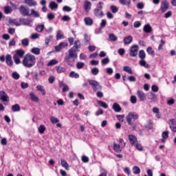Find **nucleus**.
Instances as JSON below:
<instances>
[{
	"instance_id": "36",
	"label": "nucleus",
	"mask_w": 176,
	"mask_h": 176,
	"mask_svg": "<svg viewBox=\"0 0 176 176\" xmlns=\"http://www.w3.org/2000/svg\"><path fill=\"white\" fill-rule=\"evenodd\" d=\"M145 57H146V54H145V51L144 50H140L139 52V58L141 59V60H144L145 59Z\"/></svg>"
},
{
	"instance_id": "15",
	"label": "nucleus",
	"mask_w": 176,
	"mask_h": 176,
	"mask_svg": "<svg viewBox=\"0 0 176 176\" xmlns=\"http://www.w3.org/2000/svg\"><path fill=\"white\" fill-rule=\"evenodd\" d=\"M24 54H25V51L23 50H16L15 56L20 57V58H23L24 57Z\"/></svg>"
},
{
	"instance_id": "20",
	"label": "nucleus",
	"mask_w": 176,
	"mask_h": 176,
	"mask_svg": "<svg viewBox=\"0 0 176 176\" xmlns=\"http://www.w3.org/2000/svg\"><path fill=\"white\" fill-rule=\"evenodd\" d=\"M59 86H60V87H63V93H65V91H68L69 90V87H68V85H65L63 82H60L59 83Z\"/></svg>"
},
{
	"instance_id": "24",
	"label": "nucleus",
	"mask_w": 176,
	"mask_h": 176,
	"mask_svg": "<svg viewBox=\"0 0 176 176\" xmlns=\"http://www.w3.org/2000/svg\"><path fill=\"white\" fill-rule=\"evenodd\" d=\"M30 96L32 101H34V102H38V101H39V98L36 96L34 92H30Z\"/></svg>"
},
{
	"instance_id": "14",
	"label": "nucleus",
	"mask_w": 176,
	"mask_h": 176,
	"mask_svg": "<svg viewBox=\"0 0 176 176\" xmlns=\"http://www.w3.org/2000/svg\"><path fill=\"white\" fill-rule=\"evenodd\" d=\"M129 142L132 145V146H133V145H135V142H137V137H135V135H129Z\"/></svg>"
},
{
	"instance_id": "4",
	"label": "nucleus",
	"mask_w": 176,
	"mask_h": 176,
	"mask_svg": "<svg viewBox=\"0 0 176 176\" xmlns=\"http://www.w3.org/2000/svg\"><path fill=\"white\" fill-rule=\"evenodd\" d=\"M89 85L91 86L94 91H100L102 90V87L100 85V82L96 80H89Z\"/></svg>"
},
{
	"instance_id": "35",
	"label": "nucleus",
	"mask_w": 176,
	"mask_h": 176,
	"mask_svg": "<svg viewBox=\"0 0 176 176\" xmlns=\"http://www.w3.org/2000/svg\"><path fill=\"white\" fill-rule=\"evenodd\" d=\"M31 52L33 53V54H36V56H39V54H41V50L38 47L32 48Z\"/></svg>"
},
{
	"instance_id": "39",
	"label": "nucleus",
	"mask_w": 176,
	"mask_h": 176,
	"mask_svg": "<svg viewBox=\"0 0 176 176\" xmlns=\"http://www.w3.org/2000/svg\"><path fill=\"white\" fill-rule=\"evenodd\" d=\"M146 52L148 53V54H149L150 56H152L153 57V56H155V51H153V50L152 49L151 47H148L146 49Z\"/></svg>"
},
{
	"instance_id": "52",
	"label": "nucleus",
	"mask_w": 176,
	"mask_h": 176,
	"mask_svg": "<svg viewBox=\"0 0 176 176\" xmlns=\"http://www.w3.org/2000/svg\"><path fill=\"white\" fill-rule=\"evenodd\" d=\"M110 9L113 13H118L119 8L116 6H111Z\"/></svg>"
},
{
	"instance_id": "50",
	"label": "nucleus",
	"mask_w": 176,
	"mask_h": 176,
	"mask_svg": "<svg viewBox=\"0 0 176 176\" xmlns=\"http://www.w3.org/2000/svg\"><path fill=\"white\" fill-rule=\"evenodd\" d=\"M70 78H75V79H78L79 78V75L75 72H71L69 74Z\"/></svg>"
},
{
	"instance_id": "47",
	"label": "nucleus",
	"mask_w": 176,
	"mask_h": 176,
	"mask_svg": "<svg viewBox=\"0 0 176 176\" xmlns=\"http://www.w3.org/2000/svg\"><path fill=\"white\" fill-rule=\"evenodd\" d=\"M98 104H99V105H100L102 107V108H104L105 109H107V108H108V104L103 101L100 100L98 102Z\"/></svg>"
},
{
	"instance_id": "21",
	"label": "nucleus",
	"mask_w": 176,
	"mask_h": 176,
	"mask_svg": "<svg viewBox=\"0 0 176 176\" xmlns=\"http://www.w3.org/2000/svg\"><path fill=\"white\" fill-rule=\"evenodd\" d=\"M138 96L140 101H145V100H146V97L145 96V94H144L141 91H138Z\"/></svg>"
},
{
	"instance_id": "31",
	"label": "nucleus",
	"mask_w": 176,
	"mask_h": 176,
	"mask_svg": "<svg viewBox=\"0 0 176 176\" xmlns=\"http://www.w3.org/2000/svg\"><path fill=\"white\" fill-rule=\"evenodd\" d=\"M43 30H45V25L43 24L38 25L36 28L37 32H43Z\"/></svg>"
},
{
	"instance_id": "54",
	"label": "nucleus",
	"mask_w": 176,
	"mask_h": 176,
	"mask_svg": "<svg viewBox=\"0 0 176 176\" xmlns=\"http://www.w3.org/2000/svg\"><path fill=\"white\" fill-rule=\"evenodd\" d=\"M109 39H111L113 42H116V41H118V37L114 34H109Z\"/></svg>"
},
{
	"instance_id": "12",
	"label": "nucleus",
	"mask_w": 176,
	"mask_h": 176,
	"mask_svg": "<svg viewBox=\"0 0 176 176\" xmlns=\"http://www.w3.org/2000/svg\"><path fill=\"white\" fill-rule=\"evenodd\" d=\"M6 63L7 65L9 67H12L13 65V61L12 60V55L7 54L6 56Z\"/></svg>"
},
{
	"instance_id": "27",
	"label": "nucleus",
	"mask_w": 176,
	"mask_h": 176,
	"mask_svg": "<svg viewBox=\"0 0 176 176\" xmlns=\"http://www.w3.org/2000/svg\"><path fill=\"white\" fill-rule=\"evenodd\" d=\"M20 21L22 23V24H23V25H30L31 23H32V21H30L29 19H20Z\"/></svg>"
},
{
	"instance_id": "16",
	"label": "nucleus",
	"mask_w": 176,
	"mask_h": 176,
	"mask_svg": "<svg viewBox=\"0 0 176 176\" xmlns=\"http://www.w3.org/2000/svg\"><path fill=\"white\" fill-rule=\"evenodd\" d=\"M143 31L146 32V34H149L152 32V26L149 24H146L143 28Z\"/></svg>"
},
{
	"instance_id": "51",
	"label": "nucleus",
	"mask_w": 176,
	"mask_h": 176,
	"mask_svg": "<svg viewBox=\"0 0 176 176\" xmlns=\"http://www.w3.org/2000/svg\"><path fill=\"white\" fill-rule=\"evenodd\" d=\"M83 67H85V63L82 62H78L76 63V68L78 69H82V68H83Z\"/></svg>"
},
{
	"instance_id": "18",
	"label": "nucleus",
	"mask_w": 176,
	"mask_h": 176,
	"mask_svg": "<svg viewBox=\"0 0 176 176\" xmlns=\"http://www.w3.org/2000/svg\"><path fill=\"white\" fill-rule=\"evenodd\" d=\"M112 108L113 111H115V112L122 111V107H120V105H119V104H118L117 102L113 103Z\"/></svg>"
},
{
	"instance_id": "5",
	"label": "nucleus",
	"mask_w": 176,
	"mask_h": 176,
	"mask_svg": "<svg viewBox=\"0 0 176 176\" xmlns=\"http://www.w3.org/2000/svg\"><path fill=\"white\" fill-rule=\"evenodd\" d=\"M140 47L137 45H133L131 47L129 55L131 57H137Z\"/></svg>"
},
{
	"instance_id": "32",
	"label": "nucleus",
	"mask_w": 176,
	"mask_h": 176,
	"mask_svg": "<svg viewBox=\"0 0 176 176\" xmlns=\"http://www.w3.org/2000/svg\"><path fill=\"white\" fill-rule=\"evenodd\" d=\"M29 14H30V16H33V17H40L39 12H38V11L35 10L34 9H32L31 13Z\"/></svg>"
},
{
	"instance_id": "40",
	"label": "nucleus",
	"mask_w": 176,
	"mask_h": 176,
	"mask_svg": "<svg viewBox=\"0 0 176 176\" xmlns=\"http://www.w3.org/2000/svg\"><path fill=\"white\" fill-rule=\"evenodd\" d=\"M100 69H98V67H94L91 70V74H92V75H98Z\"/></svg>"
},
{
	"instance_id": "13",
	"label": "nucleus",
	"mask_w": 176,
	"mask_h": 176,
	"mask_svg": "<svg viewBox=\"0 0 176 176\" xmlns=\"http://www.w3.org/2000/svg\"><path fill=\"white\" fill-rule=\"evenodd\" d=\"M84 9L85 12H90V9H91V3L89 1H85L84 3Z\"/></svg>"
},
{
	"instance_id": "19",
	"label": "nucleus",
	"mask_w": 176,
	"mask_h": 176,
	"mask_svg": "<svg viewBox=\"0 0 176 176\" xmlns=\"http://www.w3.org/2000/svg\"><path fill=\"white\" fill-rule=\"evenodd\" d=\"M24 1H25V3H26V5H28V6H36V5H38L36 1L34 0H24Z\"/></svg>"
},
{
	"instance_id": "45",
	"label": "nucleus",
	"mask_w": 176,
	"mask_h": 176,
	"mask_svg": "<svg viewBox=\"0 0 176 176\" xmlns=\"http://www.w3.org/2000/svg\"><path fill=\"white\" fill-rule=\"evenodd\" d=\"M12 77L13 78V79H15L16 80H17L20 79V74H19V73H17V72H14L12 73Z\"/></svg>"
},
{
	"instance_id": "46",
	"label": "nucleus",
	"mask_w": 176,
	"mask_h": 176,
	"mask_svg": "<svg viewBox=\"0 0 176 176\" xmlns=\"http://www.w3.org/2000/svg\"><path fill=\"white\" fill-rule=\"evenodd\" d=\"M133 174H140L141 173V169L138 166H133Z\"/></svg>"
},
{
	"instance_id": "29",
	"label": "nucleus",
	"mask_w": 176,
	"mask_h": 176,
	"mask_svg": "<svg viewBox=\"0 0 176 176\" xmlns=\"http://www.w3.org/2000/svg\"><path fill=\"white\" fill-rule=\"evenodd\" d=\"M144 127L148 130H151V129L153 127V123L151 120L147 121L144 125Z\"/></svg>"
},
{
	"instance_id": "62",
	"label": "nucleus",
	"mask_w": 176,
	"mask_h": 176,
	"mask_svg": "<svg viewBox=\"0 0 176 176\" xmlns=\"http://www.w3.org/2000/svg\"><path fill=\"white\" fill-rule=\"evenodd\" d=\"M101 63H102V64L105 65H107V64H108L109 63V58H105L102 60Z\"/></svg>"
},
{
	"instance_id": "63",
	"label": "nucleus",
	"mask_w": 176,
	"mask_h": 176,
	"mask_svg": "<svg viewBox=\"0 0 176 176\" xmlns=\"http://www.w3.org/2000/svg\"><path fill=\"white\" fill-rule=\"evenodd\" d=\"M128 80H129V82H135L137 80V79L135 78V77L134 76H129Z\"/></svg>"
},
{
	"instance_id": "9",
	"label": "nucleus",
	"mask_w": 176,
	"mask_h": 176,
	"mask_svg": "<svg viewBox=\"0 0 176 176\" xmlns=\"http://www.w3.org/2000/svg\"><path fill=\"white\" fill-rule=\"evenodd\" d=\"M124 146H126V142H124L123 146H120V144L113 143V149L115 152H117L118 153H120L122 151L123 148H124Z\"/></svg>"
},
{
	"instance_id": "64",
	"label": "nucleus",
	"mask_w": 176,
	"mask_h": 176,
	"mask_svg": "<svg viewBox=\"0 0 176 176\" xmlns=\"http://www.w3.org/2000/svg\"><path fill=\"white\" fill-rule=\"evenodd\" d=\"M21 87L22 89H27V88H28V83L24 82H21Z\"/></svg>"
},
{
	"instance_id": "43",
	"label": "nucleus",
	"mask_w": 176,
	"mask_h": 176,
	"mask_svg": "<svg viewBox=\"0 0 176 176\" xmlns=\"http://www.w3.org/2000/svg\"><path fill=\"white\" fill-rule=\"evenodd\" d=\"M13 59L15 64H20V63H21V61L20 60V56H17V55L16 54L13 56Z\"/></svg>"
},
{
	"instance_id": "57",
	"label": "nucleus",
	"mask_w": 176,
	"mask_h": 176,
	"mask_svg": "<svg viewBox=\"0 0 176 176\" xmlns=\"http://www.w3.org/2000/svg\"><path fill=\"white\" fill-rule=\"evenodd\" d=\"M130 101L132 104H136L137 103V97H135V96H131Z\"/></svg>"
},
{
	"instance_id": "2",
	"label": "nucleus",
	"mask_w": 176,
	"mask_h": 176,
	"mask_svg": "<svg viewBox=\"0 0 176 176\" xmlns=\"http://www.w3.org/2000/svg\"><path fill=\"white\" fill-rule=\"evenodd\" d=\"M35 63H36L35 56L30 54H27L22 61L23 67L26 68H32L35 65Z\"/></svg>"
},
{
	"instance_id": "44",
	"label": "nucleus",
	"mask_w": 176,
	"mask_h": 176,
	"mask_svg": "<svg viewBox=\"0 0 176 176\" xmlns=\"http://www.w3.org/2000/svg\"><path fill=\"white\" fill-rule=\"evenodd\" d=\"M21 43L23 45V46H28V45H30V40L28 38H23L22 41H21Z\"/></svg>"
},
{
	"instance_id": "56",
	"label": "nucleus",
	"mask_w": 176,
	"mask_h": 176,
	"mask_svg": "<svg viewBox=\"0 0 176 176\" xmlns=\"http://www.w3.org/2000/svg\"><path fill=\"white\" fill-rule=\"evenodd\" d=\"M162 137L164 140H167V138H168V131H164L162 134Z\"/></svg>"
},
{
	"instance_id": "53",
	"label": "nucleus",
	"mask_w": 176,
	"mask_h": 176,
	"mask_svg": "<svg viewBox=\"0 0 176 176\" xmlns=\"http://www.w3.org/2000/svg\"><path fill=\"white\" fill-rule=\"evenodd\" d=\"M64 38V36L61 34V31L58 30L56 34V39L57 41L60 39H63Z\"/></svg>"
},
{
	"instance_id": "33",
	"label": "nucleus",
	"mask_w": 176,
	"mask_h": 176,
	"mask_svg": "<svg viewBox=\"0 0 176 176\" xmlns=\"http://www.w3.org/2000/svg\"><path fill=\"white\" fill-rule=\"evenodd\" d=\"M12 109L13 112H20V105L19 104H16L12 106Z\"/></svg>"
},
{
	"instance_id": "38",
	"label": "nucleus",
	"mask_w": 176,
	"mask_h": 176,
	"mask_svg": "<svg viewBox=\"0 0 176 176\" xmlns=\"http://www.w3.org/2000/svg\"><path fill=\"white\" fill-rule=\"evenodd\" d=\"M50 8L52 9V10H53V9H57V8H58V4L54 1H51L50 3Z\"/></svg>"
},
{
	"instance_id": "42",
	"label": "nucleus",
	"mask_w": 176,
	"mask_h": 176,
	"mask_svg": "<svg viewBox=\"0 0 176 176\" xmlns=\"http://www.w3.org/2000/svg\"><path fill=\"white\" fill-rule=\"evenodd\" d=\"M58 60H56V59H53L51 60L48 63H47V66L48 67H52V65H56V64H58Z\"/></svg>"
},
{
	"instance_id": "7",
	"label": "nucleus",
	"mask_w": 176,
	"mask_h": 176,
	"mask_svg": "<svg viewBox=\"0 0 176 176\" xmlns=\"http://www.w3.org/2000/svg\"><path fill=\"white\" fill-rule=\"evenodd\" d=\"M19 12L22 16H31V14H30V10L25 8L24 6H20Z\"/></svg>"
},
{
	"instance_id": "26",
	"label": "nucleus",
	"mask_w": 176,
	"mask_h": 176,
	"mask_svg": "<svg viewBox=\"0 0 176 176\" xmlns=\"http://www.w3.org/2000/svg\"><path fill=\"white\" fill-rule=\"evenodd\" d=\"M121 5H125L126 6H130L131 5V0H119Z\"/></svg>"
},
{
	"instance_id": "22",
	"label": "nucleus",
	"mask_w": 176,
	"mask_h": 176,
	"mask_svg": "<svg viewBox=\"0 0 176 176\" xmlns=\"http://www.w3.org/2000/svg\"><path fill=\"white\" fill-rule=\"evenodd\" d=\"M139 64L140 65H141V67H144V68H151L149 64H148L146 61L144 59L140 60Z\"/></svg>"
},
{
	"instance_id": "37",
	"label": "nucleus",
	"mask_w": 176,
	"mask_h": 176,
	"mask_svg": "<svg viewBox=\"0 0 176 176\" xmlns=\"http://www.w3.org/2000/svg\"><path fill=\"white\" fill-rule=\"evenodd\" d=\"M36 89L38 91H41V93H42L43 96H45V94H46V91H45V89L43 88V86L37 85Z\"/></svg>"
},
{
	"instance_id": "30",
	"label": "nucleus",
	"mask_w": 176,
	"mask_h": 176,
	"mask_svg": "<svg viewBox=\"0 0 176 176\" xmlns=\"http://www.w3.org/2000/svg\"><path fill=\"white\" fill-rule=\"evenodd\" d=\"M123 70L124 71V72H127V74H129V75H133V70L129 66H124L123 67Z\"/></svg>"
},
{
	"instance_id": "48",
	"label": "nucleus",
	"mask_w": 176,
	"mask_h": 176,
	"mask_svg": "<svg viewBox=\"0 0 176 176\" xmlns=\"http://www.w3.org/2000/svg\"><path fill=\"white\" fill-rule=\"evenodd\" d=\"M45 130H46L45 125H41L38 127V133H40V134H43V133H45Z\"/></svg>"
},
{
	"instance_id": "3",
	"label": "nucleus",
	"mask_w": 176,
	"mask_h": 176,
	"mask_svg": "<svg viewBox=\"0 0 176 176\" xmlns=\"http://www.w3.org/2000/svg\"><path fill=\"white\" fill-rule=\"evenodd\" d=\"M139 116L137 114V113L130 112L126 116V119L128 124H129V126H133V122L131 120H137Z\"/></svg>"
},
{
	"instance_id": "55",
	"label": "nucleus",
	"mask_w": 176,
	"mask_h": 176,
	"mask_svg": "<svg viewBox=\"0 0 176 176\" xmlns=\"http://www.w3.org/2000/svg\"><path fill=\"white\" fill-rule=\"evenodd\" d=\"M4 12L6 14H9V13H11L12 12V8L7 6L4 8Z\"/></svg>"
},
{
	"instance_id": "25",
	"label": "nucleus",
	"mask_w": 176,
	"mask_h": 176,
	"mask_svg": "<svg viewBox=\"0 0 176 176\" xmlns=\"http://www.w3.org/2000/svg\"><path fill=\"white\" fill-rule=\"evenodd\" d=\"M84 44L86 45H90V37L87 34H84V40H83Z\"/></svg>"
},
{
	"instance_id": "6",
	"label": "nucleus",
	"mask_w": 176,
	"mask_h": 176,
	"mask_svg": "<svg viewBox=\"0 0 176 176\" xmlns=\"http://www.w3.org/2000/svg\"><path fill=\"white\" fill-rule=\"evenodd\" d=\"M0 100L3 101L4 105H8L9 102V96L4 91H0Z\"/></svg>"
},
{
	"instance_id": "1",
	"label": "nucleus",
	"mask_w": 176,
	"mask_h": 176,
	"mask_svg": "<svg viewBox=\"0 0 176 176\" xmlns=\"http://www.w3.org/2000/svg\"><path fill=\"white\" fill-rule=\"evenodd\" d=\"M78 49H80V41L79 40H76L74 42V46L69 50L68 55L65 56L64 58V60L65 63L72 67V63L78 58V52L79 50Z\"/></svg>"
},
{
	"instance_id": "28",
	"label": "nucleus",
	"mask_w": 176,
	"mask_h": 176,
	"mask_svg": "<svg viewBox=\"0 0 176 176\" xmlns=\"http://www.w3.org/2000/svg\"><path fill=\"white\" fill-rule=\"evenodd\" d=\"M86 25H93V19L90 17H87L84 19Z\"/></svg>"
},
{
	"instance_id": "8",
	"label": "nucleus",
	"mask_w": 176,
	"mask_h": 176,
	"mask_svg": "<svg viewBox=\"0 0 176 176\" xmlns=\"http://www.w3.org/2000/svg\"><path fill=\"white\" fill-rule=\"evenodd\" d=\"M169 6H170V4L167 1H163L160 7L162 13H165V12H167V10H168Z\"/></svg>"
},
{
	"instance_id": "49",
	"label": "nucleus",
	"mask_w": 176,
	"mask_h": 176,
	"mask_svg": "<svg viewBox=\"0 0 176 176\" xmlns=\"http://www.w3.org/2000/svg\"><path fill=\"white\" fill-rule=\"evenodd\" d=\"M9 23H12V24H14L16 27L21 25V24H20V23H19L16 19H10Z\"/></svg>"
},
{
	"instance_id": "41",
	"label": "nucleus",
	"mask_w": 176,
	"mask_h": 176,
	"mask_svg": "<svg viewBox=\"0 0 176 176\" xmlns=\"http://www.w3.org/2000/svg\"><path fill=\"white\" fill-rule=\"evenodd\" d=\"M58 74H62V72H65V68L60 66L56 67Z\"/></svg>"
},
{
	"instance_id": "23",
	"label": "nucleus",
	"mask_w": 176,
	"mask_h": 176,
	"mask_svg": "<svg viewBox=\"0 0 176 176\" xmlns=\"http://www.w3.org/2000/svg\"><path fill=\"white\" fill-rule=\"evenodd\" d=\"M60 164L62 167H64V168H65V170H69V164H68L67 161L64 160H60Z\"/></svg>"
},
{
	"instance_id": "60",
	"label": "nucleus",
	"mask_w": 176,
	"mask_h": 176,
	"mask_svg": "<svg viewBox=\"0 0 176 176\" xmlns=\"http://www.w3.org/2000/svg\"><path fill=\"white\" fill-rule=\"evenodd\" d=\"M52 38H53V36H49L46 37L45 38V44L49 45V43L50 42V41H52Z\"/></svg>"
},
{
	"instance_id": "59",
	"label": "nucleus",
	"mask_w": 176,
	"mask_h": 176,
	"mask_svg": "<svg viewBox=\"0 0 176 176\" xmlns=\"http://www.w3.org/2000/svg\"><path fill=\"white\" fill-rule=\"evenodd\" d=\"M50 120L52 123H58L60 122V120L57 118H56L55 117L52 116L50 118Z\"/></svg>"
},
{
	"instance_id": "11",
	"label": "nucleus",
	"mask_w": 176,
	"mask_h": 176,
	"mask_svg": "<svg viewBox=\"0 0 176 176\" xmlns=\"http://www.w3.org/2000/svg\"><path fill=\"white\" fill-rule=\"evenodd\" d=\"M169 127L173 133H176V120H175V119H172L170 120Z\"/></svg>"
},
{
	"instance_id": "17",
	"label": "nucleus",
	"mask_w": 176,
	"mask_h": 176,
	"mask_svg": "<svg viewBox=\"0 0 176 176\" xmlns=\"http://www.w3.org/2000/svg\"><path fill=\"white\" fill-rule=\"evenodd\" d=\"M133 42V36H128L124 38V45H130Z\"/></svg>"
},
{
	"instance_id": "10",
	"label": "nucleus",
	"mask_w": 176,
	"mask_h": 176,
	"mask_svg": "<svg viewBox=\"0 0 176 176\" xmlns=\"http://www.w3.org/2000/svg\"><path fill=\"white\" fill-rule=\"evenodd\" d=\"M68 46V43L65 42L60 43L58 45L55 46L56 52H61L64 47H67Z\"/></svg>"
},
{
	"instance_id": "61",
	"label": "nucleus",
	"mask_w": 176,
	"mask_h": 176,
	"mask_svg": "<svg viewBox=\"0 0 176 176\" xmlns=\"http://www.w3.org/2000/svg\"><path fill=\"white\" fill-rule=\"evenodd\" d=\"M117 119H118V120H120V122H123L124 121V115H117Z\"/></svg>"
},
{
	"instance_id": "58",
	"label": "nucleus",
	"mask_w": 176,
	"mask_h": 176,
	"mask_svg": "<svg viewBox=\"0 0 176 176\" xmlns=\"http://www.w3.org/2000/svg\"><path fill=\"white\" fill-rule=\"evenodd\" d=\"M135 148L138 149V151H144V147H142V145H141L140 143L136 144Z\"/></svg>"
},
{
	"instance_id": "34",
	"label": "nucleus",
	"mask_w": 176,
	"mask_h": 176,
	"mask_svg": "<svg viewBox=\"0 0 176 176\" xmlns=\"http://www.w3.org/2000/svg\"><path fill=\"white\" fill-rule=\"evenodd\" d=\"M94 14L97 16H104V12H102L101 9H95Z\"/></svg>"
}]
</instances>
